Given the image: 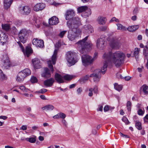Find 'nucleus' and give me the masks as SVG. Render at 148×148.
Returning <instances> with one entry per match:
<instances>
[{
  "mask_svg": "<svg viewBox=\"0 0 148 148\" xmlns=\"http://www.w3.org/2000/svg\"><path fill=\"white\" fill-rule=\"evenodd\" d=\"M3 67L6 69H8L11 66L9 58L7 55L3 56Z\"/></svg>",
  "mask_w": 148,
  "mask_h": 148,
  "instance_id": "nucleus-12",
  "label": "nucleus"
},
{
  "mask_svg": "<svg viewBox=\"0 0 148 148\" xmlns=\"http://www.w3.org/2000/svg\"><path fill=\"white\" fill-rule=\"evenodd\" d=\"M25 77L24 74L21 72H20L17 77L16 80L18 82H21L23 81Z\"/></svg>",
  "mask_w": 148,
  "mask_h": 148,
  "instance_id": "nucleus-21",
  "label": "nucleus"
},
{
  "mask_svg": "<svg viewBox=\"0 0 148 148\" xmlns=\"http://www.w3.org/2000/svg\"><path fill=\"white\" fill-rule=\"evenodd\" d=\"M71 29V30H69L68 31L69 34L68 36V37L70 40L72 41L75 40L77 37L80 35L81 31L80 30V34H79L78 33L77 31L76 32H75L73 31L72 29Z\"/></svg>",
  "mask_w": 148,
  "mask_h": 148,
  "instance_id": "nucleus-11",
  "label": "nucleus"
},
{
  "mask_svg": "<svg viewBox=\"0 0 148 148\" xmlns=\"http://www.w3.org/2000/svg\"><path fill=\"white\" fill-rule=\"evenodd\" d=\"M89 91L88 95L89 97H91L93 95V88H90L89 89Z\"/></svg>",
  "mask_w": 148,
  "mask_h": 148,
  "instance_id": "nucleus-52",
  "label": "nucleus"
},
{
  "mask_svg": "<svg viewBox=\"0 0 148 148\" xmlns=\"http://www.w3.org/2000/svg\"><path fill=\"white\" fill-rule=\"evenodd\" d=\"M80 23L79 18L78 17H73L72 19L68 21L67 24L69 28L74 32H75L77 30L78 33L80 34V30L78 28V27Z\"/></svg>",
  "mask_w": 148,
  "mask_h": 148,
  "instance_id": "nucleus-2",
  "label": "nucleus"
},
{
  "mask_svg": "<svg viewBox=\"0 0 148 148\" xmlns=\"http://www.w3.org/2000/svg\"><path fill=\"white\" fill-rule=\"evenodd\" d=\"M135 126L139 130H140L142 129L141 123L139 121L136 122L135 123Z\"/></svg>",
  "mask_w": 148,
  "mask_h": 148,
  "instance_id": "nucleus-38",
  "label": "nucleus"
},
{
  "mask_svg": "<svg viewBox=\"0 0 148 148\" xmlns=\"http://www.w3.org/2000/svg\"><path fill=\"white\" fill-rule=\"evenodd\" d=\"M58 114L60 118H61L63 119L66 117V115L63 113L61 112Z\"/></svg>",
  "mask_w": 148,
  "mask_h": 148,
  "instance_id": "nucleus-49",
  "label": "nucleus"
},
{
  "mask_svg": "<svg viewBox=\"0 0 148 148\" xmlns=\"http://www.w3.org/2000/svg\"><path fill=\"white\" fill-rule=\"evenodd\" d=\"M105 35H103L101 36L98 39L96 42L97 47L100 49H103L106 45V37Z\"/></svg>",
  "mask_w": 148,
  "mask_h": 148,
  "instance_id": "nucleus-7",
  "label": "nucleus"
},
{
  "mask_svg": "<svg viewBox=\"0 0 148 148\" xmlns=\"http://www.w3.org/2000/svg\"><path fill=\"white\" fill-rule=\"evenodd\" d=\"M57 53V49L54 50V53L52 57L51 60L53 64H55L56 63Z\"/></svg>",
  "mask_w": 148,
  "mask_h": 148,
  "instance_id": "nucleus-27",
  "label": "nucleus"
},
{
  "mask_svg": "<svg viewBox=\"0 0 148 148\" xmlns=\"http://www.w3.org/2000/svg\"><path fill=\"white\" fill-rule=\"evenodd\" d=\"M40 97L42 100H47V98L44 95H40Z\"/></svg>",
  "mask_w": 148,
  "mask_h": 148,
  "instance_id": "nucleus-63",
  "label": "nucleus"
},
{
  "mask_svg": "<svg viewBox=\"0 0 148 148\" xmlns=\"http://www.w3.org/2000/svg\"><path fill=\"white\" fill-rule=\"evenodd\" d=\"M66 60L69 64V66L74 65L77 62L76 58V54L73 52L69 51L66 53Z\"/></svg>",
  "mask_w": 148,
  "mask_h": 148,
  "instance_id": "nucleus-5",
  "label": "nucleus"
},
{
  "mask_svg": "<svg viewBox=\"0 0 148 148\" xmlns=\"http://www.w3.org/2000/svg\"><path fill=\"white\" fill-rule=\"evenodd\" d=\"M55 81L53 78H51L49 79L45 80L44 82V84L45 85L48 87H51Z\"/></svg>",
  "mask_w": 148,
  "mask_h": 148,
  "instance_id": "nucleus-17",
  "label": "nucleus"
},
{
  "mask_svg": "<svg viewBox=\"0 0 148 148\" xmlns=\"http://www.w3.org/2000/svg\"><path fill=\"white\" fill-rule=\"evenodd\" d=\"M93 90L95 93H97L98 92V88L96 86H95L94 87Z\"/></svg>",
  "mask_w": 148,
  "mask_h": 148,
  "instance_id": "nucleus-56",
  "label": "nucleus"
},
{
  "mask_svg": "<svg viewBox=\"0 0 148 148\" xmlns=\"http://www.w3.org/2000/svg\"><path fill=\"white\" fill-rule=\"evenodd\" d=\"M143 55L145 56V58L146 59L147 58L148 56V50L147 49H143Z\"/></svg>",
  "mask_w": 148,
  "mask_h": 148,
  "instance_id": "nucleus-44",
  "label": "nucleus"
},
{
  "mask_svg": "<svg viewBox=\"0 0 148 148\" xmlns=\"http://www.w3.org/2000/svg\"><path fill=\"white\" fill-rule=\"evenodd\" d=\"M114 88L116 90L120 91L122 89V86L121 85H119L115 83L114 84Z\"/></svg>",
  "mask_w": 148,
  "mask_h": 148,
  "instance_id": "nucleus-37",
  "label": "nucleus"
},
{
  "mask_svg": "<svg viewBox=\"0 0 148 148\" xmlns=\"http://www.w3.org/2000/svg\"><path fill=\"white\" fill-rule=\"evenodd\" d=\"M140 50V49L138 48H135L134 54L135 57L139 55Z\"/></svg>",
  "mask_w": 148,
  "mask_h": 148,
  "instance_id": "nucleus-41",
  "label": "nucleus"
},
{
  "mask_svg": "<svg viewBox=\"0 0 148 148\" xmlns=\"http://www.w3.org/2000/svg\"><path fill=\"white\" fill-rule=\"evenodd\" d=\"M54 108V106L51 105H47L42 108V110L47 111L52 110Z\"/></svg>",
  "mask_w": 148,
  "mask_h": 148,
  "instance_id": "nucleus-25",
  "label": "nucleus"
},
{
  "mask_svg": "<svg viewBox=\"0 0 148 148\" xmlns=\"http://www.w3.org/2000/svg\"><path fill=\"white\" fill-rule=\"evenodd\" d=\"M131 103L130 101H128L127 103V107L128 111L131 110Z\"/></svg>",
  "mask_w": 148,
  "mask_h": 148,
  "instance_id": "nucleus-47",
  "label": "nucleus"
},
{
  "mask_svg": "<svg viewBox=\"0 0 148 148\" xmlns=\"http://www.w3.org/2000/svg\"><path fill=\"white\" fill-rule=\"evenodd\" d=\"M66 31H64L61 32H60V34H59V36L61 38H62L63 37L64 35L66 32Z\"/></svg>",
  "mask_w": 148,
  "mask_h": 148,
  "instance_id": "nucleus-50",
  "label": "nucleus"
},
{
  "mask_svg": "<svg viewBox=\"0 0 148 148\" xmlns=\"http://www.w3.org/2000/svg\"><path fill=\"white\" fill-rule=\"evenodd\" d=\"M139 27V26L138 25L132 26L128 27L127 29V30L130 32H133L137 29Z\"/></svg>",
  "mask_w": 148,
  "mask_h": 148,
  "instance_id": "nucleus-24",
  "label": "nucleus"
},
{
  "mask_svg": "<svg viewBox=\"0 0 148 148\" xmlns=\"http://www.w3.org/2000/svg\"><path fill=\"white\" fill-rule=\"evenodd\" d=\"M32 63L34 69L35 70H36L37 69V58L33 59L32 60Z\"/></svg>",
  "mask_w": 148,
  "mask_h": 148,
  "instance_id": "nucleus-34",
  "label": "nucleus"
},
{
  "mask_svg": "<svg viewBox=\"0 0 148 148\" xmlns=\"http://www.w3.org/2000/svg\"><path fill=\"white\" fill-rule=\"evenodd\" d=\"M47 91V89L45 88H43L39 90L38 91V92L40 93H43Z\"/></svg>",
  "mask_w": 148,
  "mask_h": 148,
  "instance_id": "nucleus-53",
  "label": "nucleus"
},
{
  "mask_svg": "<svg viewBox=\"0 0 148 148\" xmlns=\"http://www.w3.org/2000/svg\"><path fill=\"white\" fill-rule=\"evenodd\" d=\"M8 39V36L4 32L0 31V42L3 44L5 43Z\"/></svg>",
  "mask_w": 148,
  "mask_h": 148,
  "instance_id": "nucleus-14",
  "label": "nucleus"
},
{
  "mask_svg": "<svg viewBox=\"0 0 148 148\" xmlns=\"http://www.w3.org/2000/svg\"><path fill=\"white\" fill-rule=\"evenodd\" d=\"M91 13V10L88 8L86 9V10L84 13V15L85 17H88Z\"/></svg>",
  "mask_w": 148,
  "mask_h": 148,
  "instance_id": "nucleus-35",
  "label": "nucleus"
},
{
  "mask_svg": "<svg viewBox=\"0 0 148 148\" xmlns=\"http://www.w3.org/2000/svg\"><path fill=\"white\" fill-rule=\"evenodd\" d=\"M139 91L140 94L143 92L145 95H147L148 93V86L145 84L143 85L141 87Z\"/></svg>",
  "mask_w": 148,
  "mask_h": 148,
  "instance_id": "nucleus-19",
  "label": "nucleus"
},
{
  "mask_svg": "<svg viewBox=\"0 0 148 148\" xmlns=\"http://www.w3.org/2000/svg\"><path fill=\"white\" fill-rule=\"evenodd\" d=\"M82 88H79L77 90V92L78 95H80L82 92Z\"/></svg>",
  "mask_w": 148,
  "mask_h": 148,
  "instance_id": "nucleus-57",
  "label": "nucleus"
},
{
  "mask_svg": "<svg viewBox=\"0 0 148 148\" xmlns=\"http://www.w3.org/2000/svg\"><path fill=\"white\" fill-rule=\"evenodd\" d=\"M10 34L11 35H13L16 34H17V30L15 27H13L10 28Z\"/></svg>",
  "mask_w": 148,
  "mask_h": 148,
  "instance_id": "nucleus-32",
  "label": "nucleus"
},
{
  "mask_svg": "<svg viewBox=\"0 0 148 148\" xmlns=\"http://www.w3.org/2000/svg\"><path fill=\"white\" fill-rule=\"evenodd\" d=\"M103 106L101 105H99V108L97 109V110L98 111H102L103 110Z\"/></svg>",
  "mask_w": 148,
  "mask_h": 148,
  "instance_id": "nucleus-61",
  "label": "nucleus"
},
{
  "mask_svg": "<svg viewBox=\"0 0 148 148\" xmlns=\"http://www.w3.org/2000/svg\"><path fill=\"white\" fill-rule=\"evenodd\" d=\"M45 4L43 3H39L38 4V11L42 10L45 8Z\"/></svg>",
  "mask_w": 148,
  "mask_h": 148,
  "instance_id": "nucleus-31",
  "label": "nucleus"
},
{
  "mask_svg": "<svg viewBox=\"0 0 148 148\" xmlns=\"http://www.w3.org/2000/svg\"><path fill=\"white\" fill-rule=\"evenodd\" d=\"M59 22L58 19L56 16H54L49 19V23L50 25H55Z\"/></svg>",
  "mask_w": 148,
  "mask_h": 148,
  "instance_id": "nucleus-15",
  "label": "nucleus"
},
{
  "mask_svg": "<svg viewBox=\"0 0 148 148\" xmlns=\"http://www.w3.org/2000/svg\"><path fill=\"white\" fill-rule=\"evenodd\" d=\"M21 72H23L24 74L25 77L30 75L31 74V71L29 69H25Z\"/></svg>",
  "mask_w": 148,
  "mask_h": 148,
  "instance_id": "nucleus-29",
  "label": "nucleus"
},
{
  "mask_svg": "<svg viewBox=\"0 0 148 148\" xmlns=\"http://www.w3.org/2000/svg\"><path fill=\"white\" fill-rule=\"evenodd\" d=\"M1 26L2 29L6 31H9L10 28V25L9 24H2Z\"/></svg>",
  "mask_w": 148,
  "mask_h": 148,
  "instance_id": "nucleus-28",
  "label": "nucleus"
},
{
  "mask_svg": "<svg viewBox=\"0 0 148 148\" xmlns=\"http://www.w3.org/2000/svg\"><path fill=\"white\" fill-rule=\"evenodd\" d=\"M84 29L85 30V33H92L93 31L92 27L90 25H85L84 27Z\"/></svg>",
  "mask_w": 148,
  "mask_h": 148,
  "instance_id": "nucleus-20",
  "label": "nucleus"
},
{
  "mask_svg": "<svg viewBox=\"0 0 148 148\" xmlns=\"http://www.w3.org/2000/svg\"><path fill=\"white\" fill-rule=\"evenodd\" d=\"M31 9L29 7L27 6L23 7L21 10V12L24 15H28L31 12Z\"/></svg>",
  "mask_w": 148,
  "mask_h": 148,
  "instance_id": "nucleus-18",
  "label": "nucleus"
},
{
  "mask_svg": "<svg viewBox=\"0 0 148 148\" xmlns=\"http://www.w3.org/2000/svg\"><path fill=\"white\" fill-rule=\"evenodd\" d=\"M61 43L59 42H58L55 45V50H57V52H58V51L60 48V47L61 46Z\"/></svg>",
  "mask_w": 148,
  "mask_h": 148,
  "instance_id": "nucleus-46",
  "label": "nucleus"
},
{
  "mask_svg": "<svg viewBox=\"0 0 148 148\" xmlns=\"http://www.w3.org/2000/svg\"><path fill=\"white\" fill-rule=\"evenodd\" d=\"M25 140L31 143H34L36 140V137L35 138L31 137L30 138H26L25 139Z\"/></svg>",
  "mask_w": 148,
  "mask_h": 148,
  "instance_id": "nucleus-36",
  "label": "nucleus"
},
{
  "mask_svg": "<svg viewBox=\"0 0 148 148\" xmlns=\"http://www.w3.org/2000/svg\"><path fill=\"white\" fill-rule=\"evenodd\" d=\"M107 29V27L105 26H102L99 28V30L100 31H104Z\"/></svg>",
  "mask_w": 148,
  "mask_h": 148,
  "instance_id": "nucleus-54",
  "label": "nucleus"
},
{
  "mask_svg": "<svg viewBox=\"0 0 148 148\" xmlns=\"http://www.w3.org/2000/svg\"><path fill=\"white\" fill-rule=\"evenodd\" d=\"M88 36H86L83 40H80L76 43L78 45L79 48L80 52L83 54L88 51V49L92 45V44L90 42H86L87 40Z\"/></svg>",
  "mask_w": 148,
  "mask_h": 148,
  "instance_id": "nucleus-3",
  "label": "nucleus"
},
{
  "mask_svg": "<svg viewBox=\"0 0 148 148\" xmlns=\"http://www.w3.org/2000/svg\"><path fill=\"white\" fill-rule=\"evenodd\" d=\"M30 81L32 83H36L37 82V78L35 77L32 76L31 77Z\"/></svg>",
  "mask_w": 148,
  "mask_h": 148,
  "instance_id": "nucleus-43",
  "label": "nucleus"
},
{
  "mask_svg": "<svg viewBox=\"0 0 148 148\" xmlns=\"http://www.w3.org/2000/svg\"><path fill=\"white\" fill-rule=\"evenodd\" d=\"M75 13L73 10H69L67 11L65 14V18L68 20L72 19L74 16Z\"/></svg>",
  "mask_w": 148,
  "mask_h": 148,
  "instance_id": "nucleus-13",
  "label": "nucleus"
},
{
  "mask_svg": "<svg viewBox=\"0 0 148 148\" xmlns=\"http://www.w3.org/2000/svg\"><path fill=\"white\" fill-rule=\"evenodd\" d=\"M138 12V10L137 8H135L134 9L133 12V13L134 15H136L137 14Z\"/></svg>",
  "mask_w": 148,
  "mask_h": 148,
  "instance_id": "nucleus-60",
  "label": "nucleus"
},
{
  "mask_svg": "<svg viewBox=\"0 0 148 148\" xmlns=\"http://www.w3.org/2000/svg\"><path fill=\"white\" fill-rule=\"evenodd\" d=\"M144 112L143 111L142 109H139L138 111V114L140 115H143V114Z\"/></svg>",
  "mask_w": 148,
  "mask_h": 148,
  "instance_id": "nucleus-55",
  "label": "nucleus"
},
{
  "mask_svg": "<svg viewBox=\"0 0 148 148\" xmlns=\"http://www.w3.org/2000/svg\"><path fill=\"white\" fill-rule=\"evenodd\" d=\"M118 27V29L121 30H127V28L120 24H118L117 25Z\"/></svg>",
  "mask_w": 148,
  "mask_h": 148,
  "instance_id": "nucleus-40",
  "label": "nucleus"
},
{
  "mask_svg": "<svg viewBox=\"0 0 148 148\" xmlns=\"http://www.w3.org/2000/svg\"><path fill=\"white\" fill-rule=\"evenodd\" d=\"M132 19L133 21H135L136 20L137 16L135 15L132 16L131 18Z\"/></svg>",
  "mask_w": 148,
  "mask_h": 148,
  "instance_id": "nucleus-64",
  "label": "nucleus"
},
{
  "mask_svg": "<svg viewBox=\"0 0 148 148\" xmlns=\"http://www.w3.org/2000/svg\"><path fill=\"white\" fill-rule=\"evenodd\" d=\"M73 78L72 76L66 75L63 76L58 73H56L55 75L56 80L59 83H63L64 81V79L66 80H70Z\"/></svg>",
  "mask_w": 148,
  "mask_h": 148,
  "instance_id": "nucleus-6",
  "label": "nucleus"
},
{
  "mask_svg": "<svg viewBox=\"0 0 148 148\" xmlns=\"http://www.w3.org/2000/svg\"><path fill=\"white\" fill-rule=\"evenodd\" d=\"M97 53H95L93 57H92L87 55H84L82 56V60L83 64L85 66H87L92 64L95 60V58L96 57Z\"/></svg>",
  "mask_w": 148,
  "mask_h": 148,
  "instance_id": "nucleus-4",
  "label": "nucleus"
},
{
  "mask_svg": "<svg viewBox=\"0 0 148 148\" xmlns=\"http://www.w3.org/2000/svg\"><path fill=\"white\" fill-rule=\"evenodd\" d=\"M122 120L125 122L126 124H129L130 122L125 117H123L122 119Z\"/></svg>",
  "mask_w": 148,
  "mask_h": 148,
  "instance_id": "nucleus-48",
  "label": "nucleus"
},
{
  "mask_svg": "<svg viewBox=\"0 0 148 148\" xmlns=\"http://www.w3.org/2000/svg\"><path fill=\"white\" fill-rule=\"evenodd\" d=\"M110 44L112 48L117 49L120 47L121 43L119 38L114 37L111 38Z\"/></svg>",
  "mask_w": 148,
  "mask_h": 148,
  "instance_id": "nucleus-8",
  "label": "nucleus"
},
{
  "mask_svg": "<svg viewBox=\"0 0 148 148\" xmlns=\"http://www.w3.org/2000/svg\"><path fill=\"white\" fill-rule=\"evenodd\" d=\"M32 44L35 46L37 47V38L33 39L32 41Z\"/></svg>",
  "mask_w": 148,
  "mask_h": 148,
  "instance_id": "nucleus-51",
  "label": "nucleus"
},
{
  "mask_svg": "<svg viewBox=\"0 0 148 148\" xmlns=\"http://www.w3.org/2000/svg\"><path fill=\"white\" fill-rule=\"evenodd\" d=\"M125 56L124 53L120 51H116L114 53L108 52L105 53L103 56L105 59V62L101 69H96L93 73L90 75L92 77L93 81L95 83L98 82L101 78V73L104 74L106 70L108 63L114 64L117 67L120 66L124 62Z\"/></svg>",
  "mask_w": 148,
  "mask_h": 148,
  "instance_id": "nucleus-1",
  "label": "nucleus"
},
{
  "mask_svg": "<svg viewBox=\"0 0 148 148\" xmlns=\"http://www.w3.org/2000/svg\"><path fill=\"white\" fill-rule=\"evenodd\" d=\"M7 117L4 116H0V119H2L4 120H5L7 118Z\"/></svg>",
  "mask_w": 148,
  "mask_h": 148,
  "instance_id": "nucleus-62",
  "label": "nucleus"
},
{
  "mask_svg": "<svg viewBox=\"0 0 148 148\" xmlns=\"http://www.w3.org/2000/svg\"><path fill=\"white\" fill-rule=\"evenodd\" d=\"M42 77L45 78H48L51 77V74L49 70L47 68L44 69V71L41 74Z\"/></svg>",
  "mask_w": 148,
  "mask_h": 148,
  "instance_id": "nucleus-16",
  "label": "nucleus"
},
{
  "mask_svg": "<svg viewBox=\"0 0 148 148\" xmlns=\"http://www.w3.org/2000/svg\"><path fill=\"white\" fill-rule=\"evenodd\" d=\"M106 19L105 17L103 16L99 17L97 19L98 23L100 25H104L106 23Z\"/></svg>",
  "mask_w": 148,
  "mask_h": 148,
  "instance_id": "nucleus-23",
  "label": "nucleus"
},
{
  "mask_svg": "<svg viewBox=\"0 0 148 148\" xmlns=\"http://www.w3.org/2000/svg\"><path fill=\"white\" fill-rule=\"evenodd\" d=\"M110 106H105L103 108V110L104 112H107L108 111L109 109Z\"/></svg>",
  "mask_w": 148,
  "mask_h": 148,
  "instance_id": "nucleus-58",
  "label": "nucleus"
},
{
  "mask_svg": "<svg viewBox=\"0 0 148 148\" xmlns=\"http://www.w3.org/2000/svg\"><path fill=\"white\" fill-rule=\"evenodd\" d=\"M88 8V7L86 6H81L77 8V11L79 13L83 12V14H84Z\"/></svg>",
  "mask_w": 148,
  "mask_h": 148,
  "instance_id": "nucleus-26",
  "label": "nucleus"
},
{
  "mask_svg": "<svg viewBox=\"0 0 148 148\" xmlns=\"http://www.w3.org/2000/svg\"><path fill=\"white\" fill-rule=\"evenodd\" d=\"M47 63L48 65V66L49 67V68L50 69L51 71L52 72V73H53V66L51 64V61L50 60H49L47 61Z\"/></svg>",
  "mask_w": 148,
  "mask_h": 148,
  "instance_id": "nucleus-39",
  "label": "nucleus"
},
{
  "mask_svg": "<svg viewBox=\"0 0 148 148\" xmlns=\"http://www.w3.org/2000/svg\"><path fill=\"white\" fill-rule=\"evenodd\" d=\"M113 21H115L116 22H118L119 21L118 19L116 18L115 17L112 18V19L110 21V22H111Z\"/></svg>",
  "mask_w": 148,
  "mask_h": 148,
  "instance_id": "nucleus-59",
  "label": "nucleus"
},
{
  "mask_svg": "<svg viewBox=\"0 0 148 148\" xmlns=\"http://www.w3.org/2000/svg\"><path fill=\"white\" fill-rule=\"evenodd\" d=\"M17 43L20 47L21 50L23 52L24 55L27 57H29L30 55L32 53L33 50L32 48L29 46H27L25 49H25L20 42H17Z\"/></svg>",
  "mask_w": 148,
  "mask_h": 148,
  "instance_id": "nucleus-10",
  "label": "nucleus"
},
{
  "mask_svg": "<svg viewBox=\"0 0 148 148\" xmlns=\"http://www.w3.org/2000/svg\"><path fill=\"white\" fill-rule=\"evenodd\" d=\"M38 47L40 48H43L44 47V42L43 40L38 39Z\"/></svg>",
  "mask_w": 148,
  "mask_h": 148,
  "instance_id": "nucleus-33",
  "label": "nucleus"
},
{
  "mask_svg": "<svg viewBox=\"0 0 148 148\" xmlns=\"http://www.w3.org/2000/svg\"><path fill=\"white\" fill-rule=\"evenodd\" d=\"M19 88L24 92H27L29 90L27 88L23 86H19Z\"/></svg>",
  "mask_w": 148,
  "mask_h": 148,
  "instance_id": "nucleus-42",
  "label": "nucleus"
},
{
  "mask_svg": "<svg viewBox=\"0 0 148 148\" xmlns=\"http://www.w3.org/2000/svg\"><path fill=\"white\" fill-rule=\"evenodd\" d=\"M27 34V31L25 29H22L20 31L18 34V37L21 42L23 43L26 42Z\"/></svg>",
  "mask_w": 148,
  "mask_h": 148,
  "instance_id": "nucleus-9",
  "label": "nucleus"
},
{
  "mask_svg": "<svg viewBox=\"0 0 148 148\" xmlns=\"http://www.w3.org/2000/svg\"><path fill=\"white\" fill-rule=\"evenodd\" d=\"M13 0H4V7L5 9H8L11 5Z\"/></svg>",
  "mask_w": 148,
  "mask_h": 148,
  "instance_id": "nucleus-22",
  "label": "nucleus"
},
{
  "mask_svg": "<svg viewBox=\"0 0 148 148\" xmlns=\"http://www.w3.org/2000/svg\"><path fill=\"white\" fill-rule=\"evenodd\" d=\"M89 77H90V75H86L83 77L80 80V83L83 84L85 83L88 80Z\"/></svg>",
  "mask_w": 148,
  "mask_h": 148,
  "instance_id": "nucleus-30",
  "label": "nucleus"
},
{
  "mask_svg": "<svg viewBox=\"0 0 148 148\" xmlns=\"http://www.w3.org/2000/svg\"><path fill=\"white\" fill-rule=\"evenodd\" d=\"M6 77L5 75L3 73L2 71L0 70V79L2 80L5 79Z\"/></svg>",
  "mask_w": 148,
  "mask_h": 148,
  "instance_id": "nucleus-45",
  "label": "nucleus"
}]
</instances>
